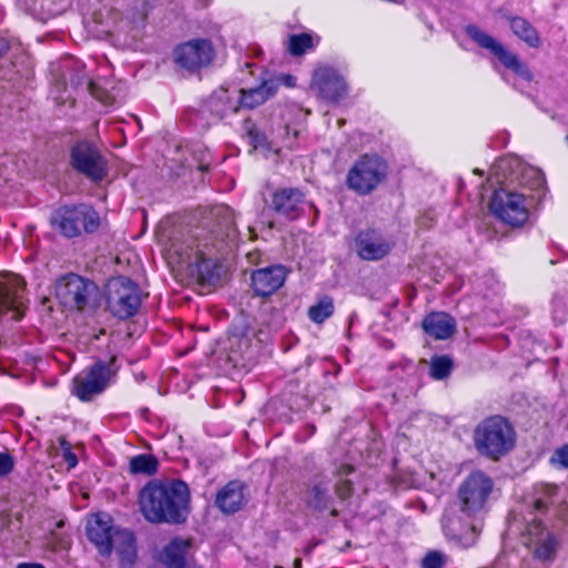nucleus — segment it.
<instances>
[{"instance_id":"nucleus-37","label":"nucleus","mask_w":568,"mask_h":568,"mask_svg":"<svg viewBox=\"0 0 568 568\" xmlns=\"http://www.w3.org/2000/svg\"><path fill=\"white\" fill-rule=\"evenodd\" d=\"M229 343L231 347H234L235 345L239 347L242 345L247 347L250 344L248 328L246 326L240 329L237 327L232 328L230 331Z\"/></svg>"},{"instance_id":"nucleus-30","label":"nucleus","mask_w":568,"mask_h":568,"mask_svg":"<svg viewBox=\"0 0 568 568\" xmlns=\"http://www.w3.org/2000/svg\"><path fill=\"white\" fill-rule=\"evenodd\" d=\"M159 462L153 455L140 454L130 459L129 469L133 475H154L158 471Z\"/></svg>"},{"instance_id":"nucleus-15","label":"nucleus","mask_w":568,"mask_h":568,"mask_svg":"<svg viewBox=\"0 0 568 568\" xmlns=\"http://www.w3.org/2000/svg\"><path fill=\"white\" fill-rule=\"evenodd\" d=\"M311 87L327 103H338L348 92L344 78L329 67L315 70Z\"/></svg>"},{"instance_id":"nucleus-10","label":"nucleus","mask_w":568,"mask_h":568,"mask_svg":"<svg viewBox=\"0 0 568 568\" xmlns=\"http://www.w3.org/2000/svg\"><path fill=\"white\" fill-rule=\"evenodd\" d=\"M489 207L497 219L510 226H523L529 219L527 196L511 190H496Z\"/></svg>"},{"instance_id":"nucleus-2","label":"nucleus","mask_w":568,"mask_h":568,"mask_svg":"<svg viewBox=\"0 0 568 568\" xmlns=\"http://www.w3.org/2000/svg\"><path fill=\"white\" fill-rule=\"evenodd\" d=\"M559 489L556 485L539 483L526 498L527 515L521 530V542L540 561H552L558 541L545 525L542 517L556 510Z\"/></svg>"},{"instance_id":"nucleus-51","label":"nucleus","mask_w":568,"mask_h":568,"mask_svg":"<svg viewBox=\"0 0 568 568\" xmlns=\"http://www.w3.org/2000/svg\"><path fill=\"white\" fill-rule=\"evenodd\" d=\"M209 166H210L209 164H203L202 163V164H200V170L206 171V170H209Z\"/></svg>"},{"instance_id":"nucleus-48","label":"nucleus","mask_w":568,"mask_h":568,"mask_svg":"<svg viewBox=\"0 0 568 568\" xmlns=\"http://www.w3.org/2000/svg\"><path fill=\"white\" fill-rule=\"evenodd\" d=\"M18 568H44L41 564H20Z\"/></svg>"},{"instance_id":"nucleus-47","label":"nucleus","mask_w":568,"mask_h":568,"mask_svg":"<svg viewBox=\"0 0 568 568\" xmlns=\"http://www.w3.org/2000/svg\"><path fill=\"white\" fill-rule=\"evenodd\" d=\"M9 49L8 42L3 39H0V57H2Z\"/></svg>"},{"instance_id":"nucleus-29","label":"nucleus","mask_w":568,"mask_h":568,"mask_svg":"<svg viewBox=\"0 0 568 568\" xmlns=\"http://www.w3.org/2000/svg\"><path fill=\"white\" fill-rule=\"evenodd\" d=\"M335 311L334 301L328 295L321 296L317 302L307 310L308 318L315 324H323Z\"/></svg>"},{"instance_id":"nucleus-6","label":"nucleus","mask_w":568,"mask_h":568,"mask_svg":"<svg viewBox=\"0 0 568 568\" xmlns=\"http://www.w3.org/2000/svg\"><path fill=\"white\" fill-rule=\"evenodd\" d=\"M465 32L478 47L488 50L505 69L510 70L517 78L527 83L534 81V73L528 64L497 39L480 30L476 24L466 26Z\"/></svg>"},{"instance_id":"nucleus-8","label":"nucleus","mask_w":568,"mask_h":568,"mask_svg":"<svg viewBox=\"0 0 568 568\" xmlns=\"http://www.w3.org/2000/svg\"><path fill=\"white\" fill-rule=\"evenodd\" d=\"M387 170L381 156L362 155L347 173V186L359 195H367L386 179Z\"/></svg>"},{"instance_id":"nucleus-45","label":"nucleus","mask_w":568,"mask_h":568,"mask_svg":"<svg viewBox=\"0 0 568 568\" xmlns=\"http://www.w3.org/2000/svg\"><path fill=\"white\" fill-rule=\"evenodd\" d=\"M62 457L68 464L69 468H74L78 464L77 455L71 450L63 452Z\"/></svg>"},{"instance_id":"nucleus-26","label":"nucleus","mask_w":568,"mask_h":568,"mask_svg":"<svg viewBox=\"0 0 568 568\" xmlns=\"http://www.w3.org/2000/svg\"><path fill=\"white\" fill-rule=\"evenodd\" d=\"M190 542L181 538H174L162 550L160 560L168 568H185Z\"/></svg>"},{"instance_id":"nucleus-13","label":"nucleus","mask_w":568,"mask_h":568,"mask_svg":"<svg viewBox=\"0 0 568 568\" xmlns=\"http://www.w3.org/2000/svg\"><path fill=\"white\" fill-rule=\"evenodd\" d=\"M58 291L65 303L73 304L78 310L95 307L100 297L99 287L94 282L73 273L62 278Z\"/></svg>"},{"instance_id":"nucleus-33","label":"nucleus","mask_w":568,"mask_h":568,"mask_svg":"<svg viewBox=\"0 0 568 568\" xmlns=\"http://www.w3.org/2000/svg\"><path fill=\"white\" fill-rule=\"evenodd\" d=\"M214 214L222 217V225L225 227V236L229 241L234 242L237 237L234 212L229 206H217Z\"/></svg>"},{"instance_id":"nucleus-22","label":"nucleus","mask_w":568,"mask_h":568,"mask_svg":"<svg viewBox=\"0 0 568 568\" xmlns=\"http://www.w3.org/2000/svg\"><path fill=\"white\" fill-rule=\"evenodd\" d=\"M240 109V102L236 91H230L225 88L215 90L203 103L201 112L209 114L216 120H221L230 114H234Z\"/></svg>"},{"instance_id":"nucleus-36","label":"nucleus","mask_w":568,"mask_h":568,"mask_svg":"<svg viewBox=\"0 0 568 568\" xmlns=\"http://www.w3.org/2000/svg\"><path fill=\"white\" fill-rule=\"evenodd\" d=\"M446 556L437 550L428 551L422 560V568H444Z\"/></svg>"},{"instance_id":"nucleus-40","label":"nucleus","mask_w":568,"mask_h":568,"mask_svg":"<svg viewBox=\"0 0 568 568\" xmlns=\"http://www.w3.org/2000/svg\"><path fill=\"white\" fill-rule=\"evenodd\" d=\"M550 464L562 468H568V444L555 450L550 457Z\"/></svg>"},{"instance_id":"nucleus-25","label":"nucleus","mask_w":568,"mask_h":568,"mask_svg":"<svg viewBox=\"0 0 568 568\" xmlns=\"http://www.w3.org/2000/svg\"><path fill=\"white\" fill-rule=\"evenodd\" d=\"M244 486L239 481H230L216 495L215 504L224 514H234L244 505Z\"/></svg>"},{"instance_id":"nucleus-3","label":"nucleus","mask_w":568,"mask_h":568,"mask_svg":"<svg viewBox=\"0 0 568 568\" xmlns=\"http://www.w3.org/2000/svg\"><path fill=\"white\" fill-rule=\"evenodd\" d=\"M190 500V489L183 480L152 479L140 490L138 505L148 523L179 525L187 519Z\"/></svg>"},{"instance_id":"nucleus-27","label":"nucleus","mask_w":568,"mask_h":568,"mask_svg":"<svg viewBox=\"0 0 568 568\" xmlns=\"http://www.w3.org/2000/svg\"><path fill=\"white\" fill-rule=\"evenodd\" d=\"M113 546H115L121 568H131L136 559V542L134 535L126 529L121 530L116 534V537L113 540Z\"/></svg>"},{"instance_id":"nucleus-32","label":"nucleus","mask_w":568,"mask_h":568,"mask_svg":"<svg viewBox=\"0 0 568 568\" xmlns=\"http://www.w3.org/2000/svg\"><path fill=\"white\" fill-rule=\"evenodd\" d=\"M318 43V39L308 33L292 34L288 38V52L294 57L303 55L307 50L314 49Z\"/></svg>"},{"instance_id":"nucleus-12","label":"nucleus","mask_w":568,"mask_h":568,"mask_svg":"<svg viewBox=\"0 0 568 568\" xmlns=\"http://www.w3.org/2000/svg\"><path fill=\"white\" fill-rule=\"evenodd\" d=\"M112 359L109 363L98 361L82 374L73 379V395L82 402H89L94 396L101 394L110 385L114 371H112Z\"/></svg>"},{"instance_id":"nucleus-18","label":"nucleus","mask_w":568,"mask_h":568,"mask_svg":"<svg viewBox=\"0 0 568 568\" xmlns=\"http://www.w3.org/2000/svg\"><path fill=\"white\" fill-rule=\"evenodd\" d=\"M213 59V48L209 40L196 39L180 44L174 50V61L182 68L196 70L207 65Z\"/></svg>"},{"instance_id":"nucleus-5","label":"nucleus","mask_w":568,"mask_h":568,"mask_svg":"<svg viewBox=\"0 0 568 568\" xmlns=\"http://www.w3.org/2000/svg\"><path fill=\"white\" fill-rule=\"evenodd\" d=\"M52 224L65 237L80 236L82 232L92 234L100 227L99 213L89 204L64 205L51 219Z\"/></svg>"},{"instance_id":"nucleus-23","label":"nucleus","mask_w":568,"mask_h":568,"mask_svg":"<svg viewBox=\"0 0 568 568\" xmlns=\"http://www.w3.org/2000/svg\"><path fill=\"white\" fill-rule=\"evenodd\" d=\"M278 90V83L276 80H265L258 87L251 88L248 90L236 91L240 108L254 109L270 98L274 97Z\"/></svg>"},{"instance_id":"nucleus-16","label":"nucleus","mask_w":568,"mask_h":568,"mask_svg":"<svg viewBox=\"0 0 568 568\" xmlns=\"http://www.w3.org/2000/svg\"><path fill=\"white\" fill-rule=\"evenodd\" d=\"M87 537L95 546L99 554L109 557L113 550V540L120 529L113 525L112 517L106 513L92 515L87 523Z\"/></svg>"},{"instance_id":"nucleus-44","label":"nucleus","mask_w":568,"mask_h":568,"mask_svg":"<svg viewBox=\"0 0 568 568\" xmlns=\"http://www.w3.org/2000/svg\"><path fill=\"white\" fill-rule=\"evenodd\" d=\"M354 471V467L348 464L341 465L338 469L336 470V476L338 479H347V476H349Z\"/></svg>"},{"instance_id":"nucleus-31","label":"nucleus","mask_w":568,"mask_h":568,"mask_svg":"<svg viewBox=\"0 0 568 568\" xmlns=\"http://www.w3.org/2000/svg\"><path fill=\"white\" fill-rule=\"evenodd\" d=\"M454 368V362L448 355H435L429 361V376L435 381L447 378Z\"/></svg>"},{"instance_id":"nucleus-24","label":"nucleus","mask_w":568,"mask_h":568,"mask_svg":"<svg viewBox=\"0 0 568 568\" xmlns=\"http://www.w3.org/2000/svg\"><path fill=\"white\" fill-rule=\"evenodd\" d=\"M424 332L435 339H447L456 331V321L444 312H433L423 321Z\"/></svg>"},{"instance_id":"nucleus-17","label":"nucleus","mask_w":568,"mask_h":568,"mask_svg":"<svg viewBox=\"0 0 568 568\" xmlns=\"http://www.w3.org/2000/svg\"><path fill=\"white\" fill-rule=\"evenodd\" d=\"M24 281L16 274L0 277V314L11 313L12 320H20L24 312Z\"/></svg>"},{"instance_id":"nucleus-14","label":"nucleus","mask_w":568,"mask_h":568,"mask_svg":"<svg viewBox=\"0 0 568 568\" xmlns=\"http://www.w3.org/2000/svg\"><path fill=\"white\" fill-rule=\"evenodd\" d=\"M395 246L394 237L379 229H366L355 237L357 255L364 261H379Z\"/></svg>"},{"instance_id":"nucleus-50","label":"nucleus","mask_w":568,"mask_h":568,"mask_svg":"<svg viewBox=\"0 0 568 568\" xmlns=\"http://www.w3.org/2000/svg\"><path fill=\"white\" fill-rule=\"evenodd\" d=\"M294 566H295V568H301V566H302V560H301V559H295V561H294Z\"/></svg>"},{"instance_id":"nucleus-20","label":"nucleus","mask_w":568,"mask_h":568,"mask_svg":"<svg viewBox=\"0 0 568 568\" xmlns=\"http://www.w3.org/2000/svg\"><path fill=\"white\" fill-rule=\"evenodd\" d=\"M286 277L285 266L271 265L252 272L251 286L256 296L267 297L284 285Z\"/></svg>"},{"instance_id":"nucleus-42","label":"nucleus","mask_w":568,"mask_h":568,"mask_svg":"<svg viewBox=\"0 0 568 568\" xmlns=\"http://www.w3.org/2000/svg\"><path fill=\"white\" fill-rule=\"evenodd\" d=\"M88 91L90 94L97 100L101 101L103 104H110L111 101L106 94H103L101 89L92 81L88 83Z\"/></svg>"},{"instance_id":"nucleus-41","label":"nucleus","mask_w":568,"mask_h":568,"mask_svg":"<svg viewBox=\"0 0 568 568\" xmlns=\"http://www.w3.org/2000/svg\"><path fill=\"white\" fill-rule=\"evenodd\" d=\"M14 467L13 458L7 453H0V477L9 475Z\"/></svg>"},{"instance_id":"nucleus-11","label":"nucleus","mask_w":568,"mask_h":568,"mask_svg":"<svg viewBox=\"0 0 568 568\" xmlns=\"http://www.w3.org/2000/svg\"><path fill=\"white\" fill-rule=\"evenodd\" d=\"M224 240L207 242L206 240L196 245L193 256L189 257L187 266L190 274L202 284H214L220 280L215 253L225 248Z\"/></svg>"},{"instance_id":"nucleus-43","label":"nucleus","mask_w":568,"mask_h":568,"mask_svg":"<svg viewBox=\"0 0 568 568\" xmlns=\"http://www.w3.org/2000/svg\"><path fill=\"white\" fill-rule=\"evenodd\" d=\"M270 80H276L277 83H278V87L280 85H285V87H294L295 85V81L296 79L293 77V75H290V74H282V75H278V77H275V78H271Z\"/></svg>"},{"instance_id":"nucleus-38","label":"nucleus","mask_w":568,"mask_h":568,"mask_svg":"<svg viewBox=\"0 0 568 568\" xmlns=\"http://www.w3.org/2000/svg\"><path fill=\"white\" fill-rule=\"evenodd\" d=\"M244 131L250 138L254 148L262 146L266 142L265 135L260 132L255 123H253L251 120L245 121Z\"/></svg>"},{"instance_id":"nucleus-21","label":"nucleus","mask_w":568,"mask_h":568,"mask_svg":"<svg viewBox=\"0 0 568 568\" xmlns=\"http://www.w3.org/2000/svg\"><path fill=\"white\" fill-rule=\"evenodd\" d=\"M331 487L332 481L327 477L313 479L304 495L306 507L314 513L323 514L328 511L332 517H337L339 513L334 507Z\"/></svg>"},{"instance_id":"nucleus-39","label":"nucleus","mask_w":568,"mask_h":568,"mask_svg":"<svg viewBox=\"0 0 568 568\" xmlns=\"http://www.w3.org/2000/svg\"><path fill=\"white\" fill-rule=\"evenodd\" d=\"M334 489L338 499L346 500L352 496L354 488L349 479H337Z\"/></svg>"},{"instance_id":"nucleus-28","label":"nucleus","mask_w":568,"mask_h":568,"mask_svg":"<svg viewBox=\"0 0 568 568\" xmlns=\"http://www.w3.org/2000/svg\"><path fill=\"white\" fill-rule=\"evenodd\" d=\"M506 19L513 33L528 47L537 49L541 45L537 29L527 19L518 16H508Z\"/></svg>"},{"instance_id":"nucleus-46","label":"nucleus","mask_w":568,"mask_h":568,"mask_svg":"<svg viewBox=\"0 0 568 568\" xmlns=\"http://www.w3.org/2000/svg\"><path fill=\"white\" fill-rule=\"evenodd\" d=\"M58 442L62 453L72 449L71 444L65 439V437H60Z\"/></svg>"},{"instance_id":"nucleus-35","label":"nucleus","mask_w":568,"mask_h":568,"mask_svg":"<svg viewBox=\"0 0 568 568\" xmlns=\"http://www.w3.org/2000/svg\"><path fill=\"white\" fill-rule=\"evenodd\" d=\"M568 315V301L564 297L555 296L552 300V317L558 324H562Z\"/></svg>"},{"instance_id":"nucleus-7","label":"nucleus","mask_w":568,"mask_h":568,"mask_svg":"<svg viewBox=\"0 0 568 568\" xmlns=\"http://www.w3.org/2000/svg\"><path fill=\"white\" fill-rule=\"evenodd\" d=\"M106 304L111 314L119 320L136 315L142 304V292L136 283L128 277H116L109 282Z\"/></svg>"},{"instance_id":"nucleus-4","label":"nucleus","mask_w":568,"mask_h":568,"mask_svg":"<svg viewBox=\"0 0 568 568\" xmlns=\"http://www.w3.org/2000/svg\"><path fill=\"white\" fill-rule=\"evenodd\" d=\"M473 440L480 455L497 460L515 447L516 432L507 418L493 415L475 427Z\"/></svg>"},{"instance_id":"nucleus-34","label":"nucleus","mask_w":568,"mask_h":568,"mask_svg":"<svg viewBox=\"0 0 568 568\" xmlns=\"http://www.w3.org/2000/svg\"><path fill=\"white\" fill-rule=\"evenodd\" d=\"M521 183L541 193L545 189L546 180L539 170L530 168L524 171Z\"/></svg>"},{"instance_id":"nucleus-1","label":"nucleus","mask_w":568,"mask_h":568,"mask_svg":"<svg viewBox=\"0 0 568 568\" xmlns=\"http://www.w3.org/2000/svg\"><path fill=\"white\" fill-rule=\"evenodd\" d=\"M493 489L494 480L483 470H474L465 477L457 490L458 510L447 508L442 517L446 537L465 546L474 545L481 531Z\"/></svg>"},{"instance_id":"nucleus-19","label":"nucleus","mask_w":568,"mask_h":568,"mask_svg":"<svg viewBox=\"0 0 568 568\" xmlns=\"http://www.w3.org/2000/svg\"><path fill=\"white\" fill-rule=\"evenodd\" d=\"M305 194L297 187H283L272 195L271 207L287 220L298 219L305 211Z\"/></svg>"},{"instance_id":"nucleus-49","label":"nucleus","mask_w":568,"mask_h":568,"mask_svg":"<svg viewBox=\"0 0 568 568\" xmlns=\"http://www.w3.org/2000/svg\"><path fill=\"white\" fill-rule=\"evenodd\" d=\"M511 165V161L507 159H503L498 163V168L505 170L506 168Z\"/></svg>"},{"instance_id":"nucleus-9","label":"nucleus","mask_w":568,"mask_h":568,"mask_svg":"<svg viewBox=\"0 0 568 568\" xmlns=\"http://www.w3.org/2000/svg\"><path fill=\"white\" fill-rule=\"evenodd\" d=\"M70 165L79 174L98 184L109 173V163L102 151L92 142L78 141L70 150Z\"/></svg>"}]
</instances>
